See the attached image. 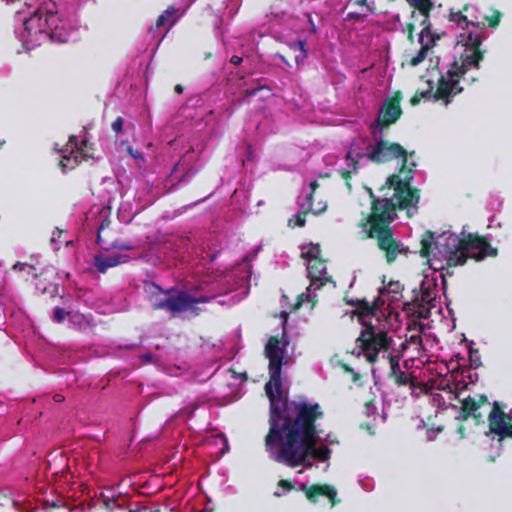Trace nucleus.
I'll list each match as a JSON object with an SVG mask.
<instances>
[{
    "label": "nucleus",
    "instance_id": "obj_49",
    "mask_svg": "<svg viewBox=\"0 0 512 512\" xmlns=\"http://www.w3.org/2000/svg\"><path fill=\"white\" fill-rule=\"evenodd\" d=\"M53 399L55 402H62L64 400V397L60 394H56L54 395Z\"/></svg>",
    "mask_w": 512,
    "mask_h": 512
},
{
    "label": "nucleus",
    "instance_id": "obj_4",
    "mask_svg": "<svg viewBox=\"0 0 512 512\" xmlns=\"http://www.w3.org/2000/svg\"><path fill=\"white\" fill-rule=\"evenodd\" d=\"M269 375L270 379L265 384V392L270 401L269 431L265 436V442L270 445L279 438L281 430L293 423L299 409L303 405L309 406L314 405V403L307 401H283L281 373H279L277 381L273 380V371H269Z\"/></svg>",
    "mask_w": 512,
    "mask_h": 512
},
{
    "label": "nucleus",
    "instance_id": "obj_54",
    "mask_svg": "<svg viewBox=\"0 0 512 512\" xmlns=\"http://www.w3.org/2000/svg\"><path fill=\"white\" fill-rule=\"evenodd\" d=\"M274 495H275V496H277V497H281V496H282V493H280V492H275V493H274Z\"/></svg>",
    "mask_w": 512,
    "mask_h": 512
},
{
    "label": "nucleus",
    "instance_id": "obj_50",
    "mask_svg": "<svg viewBox=\"0 0 512 512\" xmlns=\"http://www.w3.org/2000/svg\"><path fill=\"white\" fill-rule=\"evenodd\" d=\"M24 266L25 264L18 262L13 266V269L23 270Z\"/></svg>",
    "mask_w": 512,
    "mask_h": 512
},
{
    "label": "nucleus",
    "instance_id": "obj_10",
    "mask_svg": "<svg viewBox=\"0 0 512 512\" xmlns=\"http://www.w3.org/2000/svg\"><path fill=\"white\" fill-rule=\"evenodd\" d=\"M93 145L89 144L86 136H83L81 141L78 137L71 135L66 146L61 149V161L59 163L62 170L73 169L82 161L93 159Z\"/></svg>",
    "mask_w": 512,
    "mask_h": 512
},
{
    "label": "nucleus",
    "instance_id": "obj_2",
    "mask_svg": "<svg viewBox=\"0 0 512 512\" xmlns=\"http://www.w3.org/2000/svg\"><path fill=\"white\" fill-rule=\"evenodd\" d=\"M370 198V212L361 220L359 226L367 227V222L382 218L398 211L408 210L411 207L418 208L420 200L419 189L409 185V176L401 178V175H390L379 192L375 195L372 188H366Z\"/></svg>",
    "mask_w": 512,
    "mask_h": 512
},
{
    "label": "nucleus",
    "instance_id": "obj_51",
    "mask_svg": "<svg viewBox=\"0 0 512 512\" xmlns=\"http://www.w3.org/2000/svg\"><path fill=\"white\" fill-rule=\"evenodd\" d=\"M142 358L145 360V361H150L152 359V355L151 354H145L142 356Z\"/></svg>",
    "mask_w": 512,
    "mask_h": 512
},
{
    "label": "nucleus",
    "instance_id": "obj_19",
    "mask_svg": "<svg viewBox=\"0 0 512 512\" xmlns=\"http://www.w3.org/2000/svg\"><path fill=\"white\" fill-rule=\"evenodd\" d=\"M109 213V210H101L100 212V225L97 233V243L102 245L103 249L105 250H109L110 248H115L124 251L133 249V245L130 244L129 242H121L118 240L111 241L110 243L106 242L103 235L111 224V220L108 215Z\"/></svg>",
    "mask_w": 512,
    "mask_h": 512
},
{
    "label": "nucleus",
    "instance_id": "obj_53",
    "mask_svg": "<svg viewBox=\"0 0 512 512\" xmlns=\"http://www.w3.org/2000/svg\"><path fill=\"white\" fill-rule=\"evenodd\" d=\"M309 21H310V24H311V30H312L313 32H316V27H315V25H314L313 21H312L311 19H309Z\"/></svg>",
    "mask_w": 512,
    "mask_h": 512
},
{
    "label": "nucleus",
    "instance_id": "obj_38",
    "mask_svg": "<svg viewBox=\"0 0 512 512\" xmlns=\"http://www.w3.org/2000/svg\"><path fill=\"white\" fill-rule=\"evenodd\" d=\"M278 486L283 488L286 491H291L294 488L292 482L290 480H286V479L279 480Z\"/></svg>",
    "mask_w": 512,
    "mask_h": 512
},
{
    "label": "nucleus",
    "instance_id": "obj_32",
    "mask_svg": "<svg viewBox=\"0 0 512 512\" xmlns=\"http://www.w3.org/2000/svg\"><path fill=\"white\" fill-rule=\"evenodd\" d=\"M176 12L174 7H169L166 9L156 20V27H162L168 19Z\"/></svg>",
    "mask_w": 512,
    "mask_h": 512
},
{
    "label": "nucleus",
    "instance_id": "obj_20",
    "mask_svg": "<svg viewBox=\"0 0 512 512\" xmlns=\"http://www.w3.org/2000/svg\"><path fill=\"white\" fill-rule=\"evenodd\" d=\"M300 488L305 492L306 498L311 503H316L320 496L327 497L331 506H335L340 503V499L337 498V491L333 486L327 484H315L307 487L305 484H301Z\"/></svg>",
    "mask_w": 512,
    "mask_h": 512
},
{
    "label": "nucleus",
    "instance_id": "obj_35",
    "mask_svg": "<svg viewBox=\"0 0 512 512\" xmlns=\"http://www.w3.org/2000/svg\"><path fill=\"white\" fill-rule=\"evenodd\" d=\"M348 5L362 6L366 8V11H373V7L369 5L368 0H349Z\"/></svg>",
    "mask_w": 512,
    "mask_h": 512
},
{
    "label": "nucleus",
    "instance_id": "obj_17",
    "mask_svg": "<svg viewBox=\"0 0 512 512\" xmlns=\"http://www.w3.org/2000/svg\"><path fill=\"white\" fill-rule=\"evenodd\" d=\"M318 187L319 183L316 180L310 182L311 192L306 196V203L301 204V207L305 208V210L295 215L294 219H290L289 226L303 227L306 223V215L309 212L313 213L314 215H318L326 210V204L320 202L315 206L313 203L314 193Z\"/></svg>",
    "mask_w": 512,
    "mask_h": 512
},
{
    "label": "nucleus",
    "instance_id": "obj_8",
    "mask_svg": "<svg viewBox=\"0 0 512 512\" xmlns=\"http://www.w3.org/2000/svg\"><path fill=\"white\" fill-rule=\"evenodd\" d=\"M357 347L369 363H375L381 352L389 351L393 339L384 330H377L371 323L361 331L356 340Z\"/></svg>",
    "mask_w": 512,
    "mask_h": 512
},
{
    "label": "nucleus",
    "instance_id": "obj_11",
    "mask_svg": "<svg viewBox=\"0 0 512 512\" xmlns=\"http://www.w3.org/2000/svg\"><path fill=\"white\" fill-rule=\"evenodd\" d=\"M504 409L505 405L494 401L487 418L489 431L486 436L492 435L499 443L512 439V408L507 413Z\"/></svg>",
    "mask_w": 512,
    "mask_h": 512
},
{
    "label": "nucleus",
    "instance_id": "obj_16",
    "mask_svg": "<svg viewBox=\"0 0 512 512\" xmlns=\"http://www.w3.org/2000/svg\"><path fill=\"white\" fill-rule=\"evenodd\" d=\"M486 404H489V400L485 394H480L478 398L468 396L461 401L459 415L456 418L460 421L473 418L475 424L479 425L483 423V415L479 409Z\"/></svg>",
    "mask_w": 512,
    "mask_h": 512
},
{
    "label": "nucleus",
    "instance_id": "obj_18",
    "mask_svg": "<svg viewBox=\"0 0 512 512\" xmlns=\"http://www.w3.org/2000/svg\"><path fill=\"white\" fill-rule=\"evenodd\" d=\"M280 341L277 336L269 338L265 346V355L269 360V371H273V380L277 381L279 373L282 371L284 350L279 346Z\"/></svg>",
    "mask_w": 512,
    "mask_h": 512
},
{
    "label": "nucleus",
    "instance_id": "obj_43",
    "mask_svg": "<svg viewBox=\"0 0 512 512\" xmlns=\"http://www.w3.org/2000/svg\"><path fill=\"white\" fill-rule=\"evenodd\" d=\"M65 230H61L59 228H56V230L53 232V235L51 237V241L52 242H55L56 241V237H60L62 233H64Z\"/></svg>",
    "mask_w": 512,
    "mask_h": 512
},
{
    "label": "nucleus",
    "instance_id": "obj_21",
    "mask_svg": "<svg viewBox=\"0 0 512 512\" xmlns=\"http://www.w3.org/2000/svg\"><path fill=\"white\" fill-rule=\"evenodd\" d=\"M390 364V370L388 372V377L393 379L398 386H406L409 385L411 388L416 387V378L407 374L400 368V357L395 354H388L387 356Z\"/></svg>",
    "mask_w": 512,
    "mask_h": 512
},
{
    "label": "nucleus",
    "instance_id": "obj_23",
    "mask_svg": "<svg viewBox=\"0 0 512 512\" xmlns=\"http://www.w3.org/2000/svg\"><path fill=\"white\" fill-rule=\"evenodd\" d=\"M345 159L347 161L348 169H341L339 174L341 178L345 181V185L349 191L352 190V185L350 183L352 175L357 174L359 171V162L363 159V152L360 149H356L353 145L347 152Z\"/></svg>",
    "mask_w": 512,
    "mask_h": 512
},
{
    "label": "nucleus",
    "instance_id": "obj_47",
    "mask_svg": "<svg viewBox=\"0 0 512 512\" xmlns=\"http://www.w3.org/2000/svg\"><path fill=\"white\" fill-rule=\"evenodd\" d=\"M38 19L39 21H41V16L39 14V11H36L34 13V15L29 19L30 22H33L34 20Z\"/></svg>",
    "mask_w": 512,
    "mask_h": 512
},
{
    "label": "nucleus",
    "instance_id": "obj_46",
    "mask_svg": "<svg viewBox=\"0 0 512 512\" xmlns=\"http://www.w3.org/2000/svg\"><path fill=\"white\" fill-rule=\"evenodd\" d=\"M128 152L129 154L133 157V158H139L140 157V154L138 153L137 150H133L132 147H129L128 148Z\"/></svg>",
    "mask_w": 512,
    "mask_h": 512
},
{
    "label": "nucleus",
    "instance_id": "obj_24",
    "mask_svg": "<svg viewBox=\"0 0 512 512\" xmlns=\"http://www.w3.org/2000/svg\"><path fill=\"white\" fill-rule=\"evenodd\" d=\"M318 253L319 248L316 247L312 248L306 253H303L302 255L308 257L311 260H314L308 266V273L311 278V285H315L317 281H320V284L318 285V288H320L323 285L322 275L326 273V264L323 260L317 257Z\"/></svg>",
    "mask_w": 512,
    "mask_h": 512
},
{
    "label": "nucleus",
    "instance_id": "obj_14",
    "mask_svg": "<svg viewBox=\"0 0 512 512\" xmlns=\"http://www.w3.org/2000/svg\"><path fill=\"white\" fill-rule=\"evenodd\" d=\"M458 243H462L470 258L476 261H481L487 256L495 257L497 255V248L492 247L484 236L469 234L466 238H460Z\"/></svg>",
    "mask_w": 512,
    "mask_h": 512
},
{
    "label": "nucleus",
    "instance_id": "obj_56",
    "mask_svg": "<svg viewBox=\"0 0 512 512\" xmlns=\"http://www.w3.org/2000/svg\"><path fill=\"white\" fill-rule=\"evenodd\" d=\"M129 512H139L138 510H133V509H130Z\"/></svg>",
    "mask_w": 512,
    "mask_h": 512
},
{
    "label": "nucleus",
    "instance_id": "obj_9",
    "mask_svg": "<svg viewBox=\"0 0 512 512\" xmlns=\"http://www.w3.org/2000/svg\"><path fill=\"white\" fill-rule=\"evenodd\" d=\"M484 35L469 32L462 41L464 42L465 49L461 53L458 60L451 64V68L460 76H464L470 69H478L480 62L484 58L485 50L481 49V44Z\"/></svg>",
    "mask_w": 512,
    "mask_h": 512
},
{
    "label": "nucleus",
    "instance_id": "obj_29",
    "mask_svg": "<svg viewBox=\"0 0 512 512\" xmlns=\"http://www.w3.org/2000/svg\"><path fill=\"white\" fill-rule=\"evenodd\" d=\"M288 56L293 58L296 65L303 64L308 57L305 41L298 39L290 43Z\"/></svg>",
    "mask_w": 512,
    "mask_h": 512
},
{
    "label": "nucleus",
    "instance_id": "obj_31",
    "mask_svg": "<svg viewBox=\"0 0 512 512\" xmlns=\"http://www.w3.org/2000/svg\"><path fill=\"white\" fill-rule=\"evenodd\" d=\"M433 300L432 293L429 289H423L421 292L420 299L416 297L413 301V305L419 308H423L422 303H429Z\"/></svg>",
    "mask_w": 512,
    "mask_h": 512
},
{
    "label": "nucleus",
    "instance_id": "obj_45",
    "mask_svg": "<svg viewBox=\"0 0 512 512\" xmlns=\"http://www.w3.org/2000/svg\"><path fill=\"white\" fill-rule=\"evenodd\" d=\"M420 101H421V100L419 99V97L417 96V94H416V93H415V94L410 98V104H411L412 106H416V105H418V104L420 103Z\"/></svg>",
    "mask_w": 512,
    "mask_h": 512
},
{
    "label": "nucleus",
    "instance_id": "obj_30",
    "mask_svg": "<svg viewBox=\"0 0 512 512\" xmlns=\"http://www.w3.org/2000/svg\"><path fill=\"white\" fill-rule=\"evenodd\" d=\"M403 285L399 281L391 280L387 286H384L379 289V294L383 295L385 293L391 295L390 302L399 301L402 297Z\"/></svg>",
    "mask_w": 512,
    "mask_h": 512
},
{
    "label": "nucleus",
    "instance_id": "obj_1",
    "mask_svg": "<svg viewBox=\"0 0 512 512\" xmlns=\"http://www.w3.org/2000/svg\"><path fill=\"white\" fill-rule=\"evenodd\" d=\"M324 416L319 403L303 405L287 428L280 432L279 438L270 445L265 442L266 451L272 459L291 468L311 466L307 462L311 457L321 462L330 459L331 449L327 446H317L319 432L316 422Z\"/></svg>",
    "mask_w": 512,
    "mask_h": 512
},
{
    "label": "nucleus",
    "instance_id": "obj_13",
    "mask_svg": "<svg viewBox=\"0 0 512 512\" xmlns=\"http://www.w3.org/2000/svg\"><path fill=\"white\" fill-rule=\"evenodd\" d=\"M461 78L462 76L450 67L446 75H441L438 79L433 98L437 101H444L445 104H449L454 96L463 91V88L459 85Z\"/></svg>",
    "mask_w": 512,
    "mask_h": 512
},
{
    "label": "nucleus",
    "instance_id": "obj_44",
    "mask_svg": "<svg viewBox=\"0 0 512 512\" xmlns=\"http://www.w3.org/2000/svg\"><path fill=\"white\" fill-rule=\"evenodd\" d=\"M465 431H466V429H465L464 425L463 424H459V426L457 428V432L460 435L461 439L465 438Z\"/></svg>",
    "mask_w": 512,
    "mask_h": 512
},
{
    "label": "nucleus",
    "instance_id": "obj_40",
    "mask_svg": "<svg viewBox=\"0 0 512 512\" xmlns=\"http://www.w3.org/2000/svg\"><path fill=\"white\" fill-rule=\"evenodd\" d=\"M429 84H432V82H429ZM432 92V85H430V89L427 91H417L416 94L419 97V99L427 98L431 95Z\"/></svg>",
    "mask_w": 512,
    "mask_h": 512
},
{
    "label": "nucleus",
    "instance_id": "obj_5",
    "mask_svg": "<svg viewBox=\"0 0 512 512\" xmlns=\"http://www.w3.org/2000/svg\"><path fill=\"white\" fill-rule=\"evenodd\" d=\"M374 139L373 144H368L366 152H363V158H367L374 164H384L393 160L401 159V167L396 175H401V178L409 176V185L413 179V169L416 164L412 162L408 164V156H413L414 152H408L405 148L396 142H390L383 138L382 132L377 136L376 130H372Z\"/></svg>",
    "mask_w": 512,
    "mask_h": 512
},
{
    "label": "nucleus",
    "instance_id": "obj_22",
    "mask_svg": "<svg viewBox=\"0 0 512 512\" xmlns=\"http://www.w3.org/2000/svg\"><path fill=\"white\" fill-rule=\"evenodd\" d=\"M436 39H439L438 35L432 33V25L429 22V32H425L424 28L419 34V43L421 48L415 56L409 60V65L416 67L421 64L427 57L429 50L435 45Z\"/></svg>",
    "mask_w": 512,
    "mask_h": 512
},
{
    "label": "nucleus",
    "instance_id": "obj_41",
    "mask_svg": "<svg viewBox=\"0 0 512 512\" xmlns=\"http://www.w3.org/2000/svg\"><path fill=\"white\" fill-rule=\"evenodd\" d=\"M326 441L329 443V444H338V440L336 438L335 435L331 434V433H328L326 435Z\"/></svg>",
    "mask_w": 512,
    "mask_h": 512
},
{
    "label": "nucleus",
    "instance_id": "obj_27",
    "mask_svg": "<svg viewBox=\"0 0 512 512\" xmlns=\"http://www.w3.org/2000/svg\"><path fill=\"white\" fill-rule=\"evenodd\" d=\"M214 299V296L203 295L200 297H193L184 291H180V305L181 313L190 310L195 315H199L202 311L201 308L195 306V304L209 303Z\"/></svg>",
    "mask_w": 512,
    "mask_h": 512
},
{
    "label": "nucleus",
    "instance_id": "obj_39",
    "mask_svg": "<svg viewBox=\"0 0 512 512\" xmlns=\"http://www.w3.org/2000/svg\"><path fill=\"white\" fill-rule=\"evenodd\" d=\"M366 15H367L366 13H361V12H356V11H355V12H349V13L347 14V17H348V19H350V20L359 21V20H361L362 18L366 17Z\"/></svg>",
    "mask_w": 512,
    "mask_h": 512
},
{
    "label": "nucleus",
    "instance_id": "obj_37",
    "mask_svg": "<svg viewBox=\"0 0 512 512\" xmlns=\"http://www.w3.org/2000/svg\"><path fill=\"white\" fill-rule=\"evenodd\" d=\"M261 89H269V88L267 86H265V85H259V86L255 87V88H252V89H246L244 91V96L245 97H251V96L255 95Z\"/></svg>",
    "mask_w": 512,
    "mask_h": 512
},
{
    "label": "nucleus",
    "instance_id": "obj_48",
    "mask_svg": "<svg viewBox=\"0 0 512 512\" xmlns=\"http://www.w3.org/2000/svg\"><path fill=\"white\" fill-rule=\"evenodd\" d=\"M174 91L177 93V94H182L183 92V86L181 84H177L175 85L174 87Z\"/></svg>",
    "mask_w": 512,
    "mask_h": 512
},
{
    "label": "nucleus",
    "instance_id": "obj_36",
    "mask_svg": "<svg viewBox=\"0 0 512 512\" xmlns=\"http://www.w3.org/2000/svg\"><path fill=\"white\" fill-rule=\"evenodd\" d=\"M122 128H123V119L121 117H117L112 122V129H113V131H115V133L119 134L120 132H122Z\"/></svg>",
    "mask_w": 512,
    "mask_h": 512
},
{
    "label": "nucleus",
    "instance_id": "obj_3",
    "mask_svg": "<svg viewBox=\"0 0 512 512\" xmlns=\"http://www.w3.org/2000/svg\"><path fill=\"white\" fill-rule=\"evenodd\" d=\"M458 242L460 237L451 231H445L436 237L434 232L427 230L421 238L420 254L428 259L434 270L446 271L445 274L441 273L444 284L445 275H453L450 268L464 265L470 258L462 243Z\"/></svg>",
    "mask_w": 512,
    "mask_h": 512
},
{
    "label": "nucleus",
    "instance_id": "obj_28",
    "mask_svg": "<svg viewBox=\"0 0 512 512\" xmlns=\"http://www.w3.org/2000/svg\"><path fill=\"white\" fill-rule=\"evenodd\" d=\"M383 304V302L378 297L375 301L372 303L361 300L358 301L357 308L355 310V314L358 316L359 320H361L366 327V325H369L365 320L366 318L370 316H374L377 312V310L380 309V306Z\"/></svg>",
    "mask_w": 512,
    "mask_h": 512
},
{
    "label": "nucleus",
    "instance_id": "obj_33",
    "mask_svg": "<svg viewBox=\"0 0 512 512\" xmlns=\"http://www.w3.org/2000/svg\"><path fill=\"white\" fill-rule=\"evenodd\" d=\"M418 12L415 11V18H412V22H409L406 24V27L404 31L407 32V38L410 42H413L414 40V30H415V22H417V14Z\"/></svg>",
    "mask_w": 512,
    "mask_h": 512
},
{
    "label": "nucleus",
    "instance_id": "obj_26",
    "mask_svg": "<svg viewBox=\"0 0 512 512\" xmlns=\"http://www.w3.org/2000/svg\"><path fill=\"white\" fill-rule=\"evenodd\" d=\"M128 261V256L116 254V255H104L98 254L95 255L93 260V265L97 269L98 272L104 274L107 272L109 268L116 267L119 264L126 263Z\"/></svg>",
    "mask_w": 512,
    "mask_h": 512
},
{
    "label": "nucleus",
    "instance_id": "obj_52",
    "mask_svg": "<svg viewBox=\"0 0 512 512\" xmlns=\"http://www.w3.org/2000/svg\"><path fill=\"white\" fill-rule=\"evenodd\" d=\"M429 310H426V313L424 314L422 310H420L418 313H419V316L420 317H423V318H426L427 317V314H428Z\"/></svg>",
    "mask_w": 512,
    "mask_h": 512
},
{
    "label": "nucleus",
    "instance_id": "obj_34",
    "mask_svg": "<svg viewBox=\"0 0 512 512\" xmlns=\"http://www.w3.org/2000/svg\"><path fill=\"white\" fill-rule=\"evenodd\" d=\"M67 314L68 313L65 311L64 308L56 307L54 309L53 318L56 322L62 323L65 320Z\"/></svg>",
    "mask_w": 512,
    "mask_h": 512
},
{
    "label": "nucleus",
    "instance_id": "obj_15",
    "mask_svg": "<svg viewBox=\"0 0 512 512\" xmlns=\"http://www.w3.org/2000/svg\"><path fill=\"white\" fill-rule=\"evenodd\" d=\"M153 288L155 291L151 292L150 303L154 310H166L174 315L181 313L180 291L171 295L172 289L163 290L156 284Z\"/></svg>",
    "mask_w": 512,
    "mask_h": 512
},
{
    "label": "nucleus",
    "instance_id": "obj_25",
    "mask_svg": "<svg viewBox=\"0 0 512 512\" xmlns=\"http://www.w3.org/2000/svg\"><path fill=\"white\" fill-rule=\"evenodd\" d=\"M406 2L413 8L411 18H415V11H417L422 17L419 21L420 25L424 26L425 32H429L430 13L434 7L432 0H406Z\"/></svg>",
    "mask_w": 512,
    "mask_h": 512
},
{
    "label": "nucleus",
    "instance_id": "obj_12",
    "mask_svg": "<svg viewBox=\"0 0 512 512\" xmlns=\"http://www.w3.org/2000/svg\"><path fill=\"white\" fill-rule=\"evenodd\" d=\"M401 100L402 93L400 91H395L391 97L387 98L379 110L377 119L371 124L370 128L375 130L380 127L382 130L384 127L395 123L402 115Z\"/></svg>",
    "mask_w": 512,
    "mask_h": 512
},
{
    "label": "nucleus",
    "instance_id": "obj_7",
    "mask_svg": "<svg viewBox=\"0 0 512 512\" xmlns=\"http://www.w3.org/2000/svg\"><path fill=\"white\" fill-rule=\"evenodd\" d=\"M502 18V13L494 10L493 14L489 17L482 13L479 8L474 4H465L461 11H450L449 20L455 22L463 32L460 34L464 38L469 32L484 35L486 37L485 27L488 24L491 28H496Z\"/></svg>",
    "mask_w": 512,
    "mask_h": 512
},
{
    "label": "nucleus",
    "instance_id": "obj_42",
    "mask_svg": "<svg viewBox=\"0 0 512 512\" xmlns=\"http://www.w3.org/2000/svg\"><path fill=\"white\" fill-rule=\"evenodd\" d=\"M242 61H243L242 57H239L237 55H233L230 59V63H232L236 66L240 65L242 63Z\"/></svg>",
    "mask_w": 512,
    "mask_h": 512
},
{
    "label": "nucleus",
    "instance_id": "obj_6",
    "mask_svg": "<svg viewBox=\"0 0 512 512\" xmlns=\"http://www.w3.org/2000/svg\"><path fill=\"white\" fill-rule=\"evenodd\" d=\"M396 218L397 213H394L367 222L366 236L376 240L377 247L384 253V258L388 264L394 263L398 256H406L409 253V248L393 234L391 224Z\"/></svg>",
    "mask_w": 512,
    "mask_h": 512
},
{
    "label": "nucleus",
    "instance_id": "obj_55",
    "mask_svg": "<svg viewBox=\"0 0 512 512\" xmlns=\"http://www.w3.org/2000/svg\"><path fill=\"white\" fill-rule=\"evenodd\" d=\"M282 58L286 62V65H290V63L288 61H286L284 57H282Z\"/></svg>",
    "mask_w": 512,
    "mask_h": 512
}]
</instances>
